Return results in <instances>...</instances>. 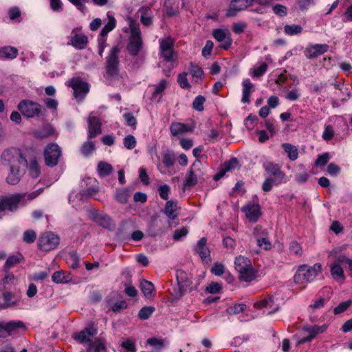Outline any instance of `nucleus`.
Wrapping results in <instances>:
<instances>
[{
  "mask_svg": "<svg viewBox=\"0 0 352 352\" xmlns=\"http://www.w3.org/2000/svg\"><path fill=\"white\" fill-rule=\"evenodd\" d=\"M129 28L131 36L126 45V50L131 56H137L143 49L141 31L139 25L132 19H130Z\"/></svg>",
  "mask_w": 352,
  "mask_h": 352,
  "instance_id": "nucleus-1",
  "label": "nucleus"
},
{
  "mask_svg": "<svg viewBox=\"0 0 352 352\" xmlns=\"http://www.w3.org/2000/svg\"><path fill=\"white\" fill-rule=\"evenodd\" d=\"M322 265L320 263H316L313 266L307 265H300L294 276V282L297 284L312 282L321 273Z\"/></svg>",
  "mask_w": 352,
  "mask_h": 352,
  "instance_id": "nucleus-2",
  "label": "nucleus"
},
{
  "mask_svg": "<svg viewBox=\"0 0 352 352\" xmlns=\"http://www.w3.org/2000/svg\"><path fill=\"white\" fill-rule=\"evenodd\" d=\"M3 166L7 167H17L21 164L28 165L27 160L20 149L8 148L3 152L1 156Z\"/></svg>",
  "mask_w": 352,
  "mask_h": 352,
  "instance_id": "nucleus-3",
  "label": "nucleus"
},
{
  "mask_svg": "<svg viewBox=\"0 0 352 352\" xmlns=\"http://www.w3.org/2000/svg\"><path fill=\"white\" fill-rule=\"evenodd\" d=\"M120 52V47L115 45L111 47L106 58V71L107 74L111 77L118 75L120 63L118 55Z\"/></svg>",
  "mask_w": 352,
  "mask_h": 352,
  "instance_id": "nucleus-4",
  "label": "nucleus"
},
{
  "mask_svg": "<svg viewBox=\"0 0 352 352\" xmlns=\"http://www.w3.org/2000/svg\"><path fill=\"white\" fill-rule=\"evenodd\" d=\"M18 110L28 118L38 117L43 109L38 103L30 100H23L17 105Z\"/></svg>",
  "mask_w": 352,
  "mask_h": 352,
  "instance_id": "nucleus-5",
  "label": "nucleus"
},
{
  "mask_svg": "<svg viewBox=\"0 0 352 352\" xmlns=\"http://www.w3.org/2000/svg\"><path fill=\"white\" fill-rule=\"evenodd\" d=\"M60 238L52 232H45L39 236L38 245L43 251H50L57 248Z\"/></svg>",
  "mask_w": 352,
  "mask_h": 352,
  "instance_id": "nucleus-6",
  "label": "nucleus"
},
{
  "mask_svg": "<svg viewBox=\"0 0 352 352\" xmlns=\"http://www.w3.org/2000/svg\"><path fill=\"white\" fill-rule=\"evenodd\" d=\"M61 148L56 143H50L47 145L44 151L45 164L50 167L56 166L61 157Z\"/></svg>",
  "mask_w": 352,
  "mask_h": 352,
  "instance_id": "nucleus-7",
  "label": "nucleus"
},
{
  "mask_svg": "<svg viewBox=\"0 0 352 352\" xmlns=\"http://www.w3.org/2000/svg\"><path fill=\"white\" fill-rule=\"evenodd\" d=\"M175 41L171 37L160 40V54L167 62L173 61L177 56L173 50Z\"/></svg>",
  "mask_w": 352,
  "mask_h": 352,
  "instance_id": "nucleus-8",
  "label": "nucleus"
},
{
  "mask_svg": "<svg viewBox=\"0 0 352 352\" xmlns=\"http://www.w3.org/2000/svg\"><path fill=\"white\" fill-rule=\"evenodd\" d=\"M25 197V194H13L0 198V212L16 210L19 204L22 199Z\"/></svg>",
  "mask_w": 352,
  "mask_h": 352,
  "instance_id": "nucleus-9",
  "label": "nucleus"
},
{
  "mask_svg": "<svg viewBox=\"0 0 352 352\" xmlns=\"http://www.w3.org/2000/svg\"><path fill=\"white\" fill-rule=\"evenodd\" d=\"M327 329V324H322L321 326L318 325H314V326H309L306 325L304 326L302 329V333H307V336H303L302 338H300L298 341V344H303L306 342H311L312 340H314L317 335L320 333H324Z\"/></svg>",
  "mask_w": 352,
  "mask_h": 352,
  "instance_id": "nucleus-10",
  "label": "nucleus"
},
{
  "mask_svg": "<svg viewBox=\"0 0 352 352\" xmlns=\"http://www.w3.org/2000/svg\"><path fill=\"white\" fill-rule=\"evenodd\" d=\"M199 161L194 162L191 168L188 171L184 185L185 187H192L195 186L199 179H202V173L199 168H197V166L200 165Z\"/></svg>",
  "mask_w": 352,
  "mask_h": 352,
  "instance_id": "nucleus-11",
  "label": "nucleus"
},
{
  "mask_svg": "<svg viewBox=\"0 0 352 352\" xmlns=\"http://www.w3.org/2000/svg\"><path fill=\"white\" fill-rule=\"evenodd\" d=\"M68 86L74 89V96L76 99H83L89 91V84L81 80L72 78L68 82Z\"/></svg>",
  "mask_w": 352,
  "mask_h": 352,
  "instance_id": "nucleus-12",
  "label": "nucleus"
},
{
  "mask_svg": "<svg viewBox=\"0 0 352 352\" xmlns=\"http://www.w3.org/2000/svg\"><path fill=\"white\" fill-rule=\"evenodd\" d=\"M254 0H232L226 12V16H235L241 10L250 6Z\"/></svg>",
  "mask_w": 352,
  "mask_h": 352,
  "instance_id": "nucleus-13",
  "label": "nucleus"
},
{
  "mask_svg": "<svg viewBox=\"0 0 352 352\" xmlns=\"http://www.w3.org/2000/svg\"><path fill=\"white\" fill-rule=\"evenodd\" d=\"M97 329L94 327H86L78 333H76L73 338L80 343H87L88 346L94 342V338L97 334Z\"/></svg>",
  "mask_w": 352,
  "mask_h": 352,
  "instance_id": "nucleus-14",
  "label": "nucleus"
},
{
  "mask_svg": "<svg viewBox=\"0 0 352 352\" xmlns=\"http://www.w3.org/2000/svg\"><path fill=\"white\" fill-rule=\"evenodd\" d=\"M329 45L327 44H310L304 50V54L309 59L316 58L327 52Z\"/></svg>",
  "mask_w": 352,
  "mask_h": 352,
  "instance_id": "nucleus-15",
  "label": "nucleus"
},
{
  "mask_svg": "<svg viewBox=\"0 0 352 352\" xmlns=\"http://www.w3.org/2000/svg\"><path fill=\"white\" fill-rule=\"evenodd\" d=\"M213 37L222 44L219 46L221 48L228 50L230 47L232 43V39L230 36V33L226 30L215 29L212 32Z\"/></svg>",
  "mask_w": 352,
  "mask_h": 352,
  "instance_id": "nucleus-16",
  "label": "nucleus"
},
{
  "mask_svg": "<svg viewBox=\"0 0 352 352\" xmlns=\"http://www.w3.org/2000/svg\"><path fill=\"white\" fill-rule=\"evenodd\" d=\"M265 171L273 176L274 178V185H278L283 182L285 174L280 170V167L277 164L268 163L265 166Z\"/></svg>",
  "mask_w": 352,
  "mask_h": 352,
  "instance_id": "nucleus-17",
  "label": "nucleus"
},
{
  "mask_svg": "<svg viewBox=\"0 0 352 352\" xmlns=\"http://www.w3.org/2000/svg\"><path fill=\"white\" fill-rule=\"evenodd\" d=\"M195 250L204 262L209 263L211 261L210 251L207 246L206 238L203 237L197 241Z\"/></svg>",
  "mask_w": 352,
  "mask_h": 352,
  "instance_id": "nucleus-18",
  "label": "nucleus"
},
{
  "mask_svg": "<svg viewBox=\"0 0 352 352\" xmlns=\"http://www.w3.org/2000/svg\"><path fill=\"white\" fill-rule=\"evenodd\" d=\"M241 210L245 212L246 217L252 222L257 221L261 215L260 206L253 203H248L242 208Z\"/></svg>",
  "mask_w": 352,
  "mask_h": 352,
  "instance_id": "nucleus-19",
  "label": "nucleus"
},
{
  "mask_svg": "<svg viewBox=\"0 0 352 352\" xmlns=\"http://www.w3.org/2000/svg\"><path fill=\"white\" fill-rule=\"evenodd\" d=\"M88 124V138H94L102 133L101 122L98 117L90 115Z\"/></svg>",
  "mask_w": 352,
  "mask_h": 352,
  "instance_id": "nucleus-20",
  "label": "nucleus"
},
{
  "mask_svg": "<svg viewBox=\"0 0 352 352\" xmlns=\"http://www.w3.org/2000/svg\"><path fill=\"white\" fill-rule=\"evenodd\" d=\"M92 219L100 226L106 229L111 230L114 226L111 218L105 213H100L98 211H95L93 212Z\"/></svg>",
  "mask_w": 352,
  "mask_h": 352,
  "instance_id": "nucleus-21",
  "label": "nucleus"
},
{
  "mask_svg": "<svg viewBox=\"0 0 352 352\" xmlns=\"http://www.w3.org/2000/svg\"><path fill=\"white\" fill-rule=\"evenodd\" d=\"M1 292V298L3 302L0 303V309H6L17 305L19 300L15 298V295L13 292L8 290Z\"/></svg>",
  "mask_w": 352,
  "mask_h": 352,
  "instance_id": "nucleus-22",
  "label": "nucleus"
},
{
  "mask_svg": "<svg viewBox=\"0 0 352 352\" xmlns=\"http://www.w3.org/2000/svg\"><path fill=\"white\" fill-rule=\"evenodd\" d=\"M170 131L173 136H177L179 135L192 132L193 131V127L181 122H173L170 126Z\"/></svg>",
  "mask_w": 352,
  "mask_h": 352,
  "instance_id": "nucleus-23",
  "label": "nucleus"
},
{
  "mask_svg": "<svg viewBox=\"0 0 352 352\" xmlns=\"http://www.w3.org/2000/svg\"><path fill=\"white\" fill-rule=\"evenodd\" d=\"M69 44L77 50H83L88 44V38L83 34H75L71 36Z\"/></svg>",
  "mask_w": 352,
  "mask_h": 352,
  "instance_id": "nucleus-24",
  "label": "nucleus"
},
{
  "mask_svg": "<svg viewBox=\"0 0 352 352\" xmlns=\"http://www.w3.org/2000/svg\"><path fill=\"white\" fill-rule=\"evenodd\" d=\"M168 86V81L165 79H162L158 84L154 85V91L151 95V99L160 102L162 98V93Z\"/></svg>",
  "mask_w": 352,
  "mask_h": 352,
  "instance_id": "nucleus-25",
  "label": "nucleus"
},
{
  "mask_svg": "<svg viewBox=\"0 0 352 352\" xmlns=\"http://www.w3.org/2000/svg\"><path fill=\"white\" fill-rule=\"evenodd\" d=\"M243 86V96L241 102L244 104L250 102V94L253 91L254 85L251 82L249 78L244 79L242 82Z\"/></svg>",
  "mask_w": 352,
  "mask_h": 352,
  "instance_id": "nucleus-26",
  "label": "nucleus"
},
{
  "mask_svg": "<svg viewBox=\"0 0 352 352\" xmlns=\"http://www.w3.org/2000/svg\"><path fill=\"white\" fill-rule=\"evenodd\" d=\"M239 166V161L236 158H232L226 162L221 170L214 176L215 179L222 177L227 172L231 171Z\"/></svg>",
  "mask_w": 352,
  "mask_h": 352,
  "instance_id": "nucleus-27",
  "label": "nucleus"
},
{
  "mask_svg": "<svg viewBox=\"0 0 352 352\" xmlns=\"http://www.w3.org/2000/svg\"><path fill=\"white\" fill-rule=\"evenodd\" d=\"M148 345L152 347V351L154 352H160L166 345L168 344V342L166 340L151 338L146 340Z\"/></svg>",
  "mask_w": 352,
  "mask_h": 352,
  "instance_id": "nucleus-28",
  "label": "nucleus"
},
{
  "mask_svg": "<svg viewBox=\"0 0 352 352\" xmlns=\"http://www.w3.org/2000/svg\"><path fill=\"white\" fill-rule=\"evenodd\" d=\"M20 166L8 167L9 173L6 177V182L10 185L17 184L21 179V174L19 170Z\"/></svg>",
  "mask_w": 352,
  "mask_h": 352,
  "instance_id": "nucleus-29",
  "label": "nucleus"
},
{
  "mask_svg": "<svg viewBox=\"0 0 352 352\" xmlns=\"http://www.w3.org/2000/svg\"><path fill=\"white\" fill-rule=\"evenodd\" d=\"M177 202L173 200L167 201L164 209V213L170 220H174L177 217Z\"/></svg>",
  "mask_w": 352,
  "mask_h": 352,
  "instance_id": "nucleus-30",
  "label": "nucleus"
},
{
  "mask_svg": "<svg viewBox=\"0 0 352 352\" xmlns=\"http://www.w3.org/2000/svg\"><path fill=\"white\" fill-rule=\"evenodd\" d=\"M239 278L246 282H250L256 277L257 271L255 270L252 265L238 272Z\"/></svg>",
  "mask_w": 352,
  "mask_h": 352,
  "instance_id": "nucleus-31",
  "label": "nucleus"
},
{
  "mask_svg": "<svg viewBox=\"0 0 352 352\" xmlns=\"http://www.w3.org/2000/svg\"><path fill=\"white\" fill-rule=\"evenodd\" d=\"M108 21L100 31V35L107 36L109 32L112 31L116 26V20L110 12L107 14Z\"/></svg>",
  "mask_w": 352,
  "mask_h": 352,
  "instance_id": "nucleus-32",
  "label": "nucleus"
},
{
  "mask_svg": "<svg viewBox=\"0 0 352 352\" xmlns=\"http://www.w3.org/2000/svg\"><path fill=\"white\" fill-rule=\"evenodd\" d=\"M21 327H23V323L21 321H10L5 325H1V333L4 335L3 337H6L7 335H10L11 331Z\"/></svg>",
  "mask_w": 352,
  "mask_h": 352,
  "instance_id": "nucleus-33",
  "label": "nucleus"
},
{
  "mask_svg": "<svg viewBox=\"0 0 352 352\" xmlns=\"http://www.w3.org/2000/svg\"><path fill=\"white\" fill-rule=\"evenodd\" d=\"M138 12L141 14L140 21L142 25L149 26L153 23L151 10L149 8L142 7L138 10Z\"/></svg>",
  "mask_w": 352,
  "mask_h": 352,
  "instance_id": "nucleus-34",
  "label": "nucleus"
},
{
  "mask_svg": "<svg viewBox=\"0 0 352 352\" xmlns=\"http://www.w3.org/2000/svg\"><path fill=\"white\" fill-rule=\"evenodd\" d=\"M15 276L12 273H8L2 280H0V292H4L10 289L14 285Z\"/></svg>",
  "mask_w": 352,
  "mask_h": 352,
  "instance_id": "nucleus-35",
  "label": "nucleus"
},
{
  "mask_svg": "<svg viewBox=\"0 0 352 352\" xmlns=\"http://www.w3.org/2000/svg\"><path fill=\"white\" fill-rule=\"evenodd\" d=\"M86 352H107L105 344L99 338H95L86 349Z\"/></svg>",
  "mask_w": 352,
  "mask_h": 352,
  "instance_id": "nucleus-36",
  "label": "nucleus"
},
{
  "mask_svg": "<svg viewBox=\"0 0 352 352\" xmlns=\"http://www.w3.org/2000/svg\"><path fill=\"white\" fill-rule=\"evenodd\" d=\"M18 55V50L14 47L5 46L0 47V58L13 59Z\"/></svg>",
  "mask_w": 352,
  "mask_h": 352,
  "instance_id": "nucleus-37",
  "label": "nucleus"
},
{
  "mask_svg": "<svg viewBox=\"0 0 352 352\" xmlns=\"http://www.w3.org/2000/svg\"><path fill=\"white\" fill-rule=\"evenodd\" d=\"M281 146L290 160L294 161L298 158V152L296 146L289 143H283Z\"/></svg>",
  "mask_w": 352,
  "mask_h": 352,
  "instance_id": "nucleus-38",
  "label": "nucleus"
},
{
  "mask_svg": "<svg viewBox=\"0 0 352 352\" xmlns=\"http://www.w3.org/2000/svg\"><path fill=\"white\" fill-rule=\"evenodd\" d=\"M54 132V130L50 125H46L41 129L34 131L33 135L36 138L44 139L51 136Z\"/></svg>",
  "mask_w": 352,
  "mask_h": 352,
  "instance_id": "nucleus-39",
  "label": "nucleus"
},
{
  "mask_svg": "<svg viewBox=\"0 0 352 352\" xmlns=\"http://www.w3.org/2000/svg\"><path fill=\"white\" fill-rule=\"evenodd\" d=\"M186 278V274L184 271L179 270L177 272V279L179 290L178 294H176L177 296H182L186 290V287L188 286L187 283L184 281V278Z\"/></svg>",
  "mask_w": 352,
  "mask_h": 352,
  "instance_id": "nucleus-40",
  "label": "nucleus"
},
{
  "mask_svg": "<svg viewBox=\"0 0 352 352\" xmlns=\"http://www.w3.org/2000/svg\"><path fill=\"white\" fill-rule=\"evenodd\" d=\"M98 175L101 177H104L110 175L113 171L112 166L105 162H99L97 166Z\"/></svg>",
  "mask_w": 352,
  "mask_h": 352,
  "instance_id": "nucleus-41",
  "label": "nucleus"
},
{
  "mask_svg": "<svg viewBox=\"0 0 352 352\" xmlns=\"http://www.w3.org/2000/svg\"><path fill=\"white\" fill-rule=\"evenodd\" d=\"M252 265L251 261L245 256H239L235 258L234 266L237 272L243 270Z\"/></svg>",
  "mask_w": 352,
  "mask_h": 352,
  "instance_id": "nucleus-42",
  "label": "nucleus"
},
{
  "mask_svg": "<svg viewBox=\"0 0 352 352\" xmlns=\"http://www.w3.org/2000/svg\"><path fill=\"white\" fill-rule=\"evenodd\" d=\"M189 72L191 76L197 79V82L199 80L201 81L202 80L204 76V73L203 69L198 65L191 62L190 63Z\"/></svg>",
  "mask_w": 352,
  "mask_h": 352,
  "instance_id": "nucleus-43",
  "label": "nucleus"
},
{
  "mask_svg": "<svg viewBox=\"0 0 352 352\" xmlns=\"http://www.w3.org/2000/svg\"><path fill=\"white\" fill-rule=\"evenodd\" d=\"M121 352H136L137 349L135 341L131 339H126L120 344Z\"/></svg>",
  "mask_w": 352,
  "mask_h": 352,
  "instance_id": "nucleus-44",
  "label": "nucleus"
},
{
  "mask_svg": "<svg viewBox=\"0 0 352 352\" xmlns=\"http://www.w3.org/2000/svg\"><path fill=\"white\" fill-rule=\"evenodd\" d=\"M331 274L336 280L340 279L344 280L345 278L343 269L338 263H333L331 266Z\"/></svg>",
  "mask_w": 352,
  "mask_h": 352,
  "instance_id": "nucleus-45",
  "label": "nucleus"
},
{
  "mask_svg": "<svg viewBox=\"0 0 352 352\" xmlns=\"http://www.w3.org/2000/svg\"><path fill=\"white\" fill-rule=\"evenodd\" d=\"M162 162L165 167L170 168L173 166L175 162V157L172 151H166L162 153Z\"/></svg>",
  "mask_w": 352,
  "mask_h": 352,
  "instance_id": "nucleus-46",
  "label": "nucleus"
},
{
  "mask_svg": "<svg viewBox=\"0 0 352 352\" xmlns=\"http://www.w3.org/2000/svg\"><path fill=\"white\" fill-rule=\"evenodd\" d=\"M67 264L70 268L74 270L80 267V256L76 252H72L69 254Z\"/></svg>",
  "mask_w": 352,
  "mask_h": 352,
  "instance_id": "nucleus-47",
  "label": "nucleus"
},
{
  "mask_svg": "<svg viewBox=\"0 0 352 352\" xmlns=\"http://www.w3.org/2000/svg\"><path fill=\"white\" fill-rule=\"evenodd\" d=\"M302 31V28L300 25L292 24L285 25L284 26V32L288 36H294L300 34Z\"/></svg>",
  "mask_w": 352,
  "mask_h": 352,
  "instance_id": "nucleus-48",
  "label": "nucleus"
},
{
  "mask_svg": "<svg viewBox=\"0 0 352 352\" xmlns=\"http://www.w3.org/2000/svg\"><path fill=\"white\" fill-rule=\"evenodd\" d=\"M140 287L144 295L148 298L152 296V292L154 290L153 284L146 280H142L140 282Z\"/></svg>",
  "mask_w": 352,
  "mask_h": 352,
  "instance_id": "nucleus-49",
  "label": "nucleus"
},
{
  "mask_svg": "<svg viewBox=\"0 0 352 352\" xmlns=\"http://www.w3.org/2000/svg\"><path fill=\"white\" fill-rule=\"evenodd\" d=\"M21 258L22 256L21 254L10 256L7 258L3 266L4 270H6L12 267L15 266L16 264L20 263Z\"/></svg>",
  "mask_w": 352,
  "mask_h": 352,
  "instance_id": "nucleus-50",
  "label": "nucleus"
},
{
  "mask_svg": "<svg viewBox=\"0 0 352 352\" xmlns=\"http://www.w3.org/2000/svg\"><path fill=\"white\" fill-rule=\"evenodd\" d=\"M30 175L32 178H37L40 174V168L36 160H34L28 164Z\"/></svg>",
  "mask_w": 352,
  "mask_h": 352,
  "instance_id": "nucleus-51",
  "label": "nucleus"
},
{
  "mask_svg": "<svg viewBox=\"0 0 352 352\" xmlns=\"http://www.w3.org/2000/svg\"><path fill=\"white\" fill-rule=\"evenodd\" d=\"M155 310V307L152 306L144 307L139 311L138 317L141 320H146L153 314Z\"/></svg>",
  "mask_w": 352,
  "mask_h": 352,
  "instance_id": "nucleus-52",
  "label": "nucleus"
},
{
  "mask_svg": "<svg viewBox=\"0 0 352 352\" xmlns=\"http://www.w3.org/2000/svg\"><path fill=\"white\" fill-rule=\"evenodd\" d=\"M129 197V191L126 189H120L117 190L115 199L120 204H126Z\"/></svg>",
  "mask_w": 352,
  "mask_h": 352,
  "instance_id": "nucleus-53",
  "label": "nucleus"
},
{
  "mask_svg": "<svg viewBox=\"0 0 352 352\" xmlns=\"http://www.w3.org/2000/svg\"><path fill=\"white\" fill-rule=\"evenodd\" d=\"M267 67V64L266 63H263L260 66L252 69L250 70V74L252 77H260L266 72Z\"/></svg>",
  "mask_w": 352,
  "mask_h": 352,
  "instance_id": "nucleus-54",
  "label": "nucleus"
},
{
  "mask_svg": "<svg viewBox=\"0 0 352 352\" xmlns=\"http://www.w3.org/2000/svg\"><path fill=\"white\" fill-rule=\"evenodd\" d=\"M52 280L55 283H65L69 281L67 278L65 276V272L63 271H56L55 272L52 276Z\"/></svg>",
  "mask_w": 352,
  "mask_h": 352,
  "instance_id": "nucleus-55",
  "label": "nucleus"
},
{
  "mask_svg": "<svg viewBox=\"0 0 352 352\" xmlns=\"http://www.w3.org/2000/svg\"><path fill=\"white\" fill-rule=\"evenodd\" d=\"M257 245L265 250H270L272 248V244L269 239L265 236H261L256 239Z\"/></svg>",
  "mask_w": 352,
  "mask_h": 352,
  "instance_id": "nucleus-56",
  "label": "nucleus"
},
{
  "mask_svg": "<svg viewBox=\"0 0 352 352\" xmlns=\"http://www.w3.org/2000/svg\"><path fill=\"white\" fill-rule=\"evenodd\" d=\"M289 251L291 254L295 256H301L302 254L300 245L296 241H293L289 243Z\"/></svg>",
  "mask_w": 352,
  "mask_h": 352,
  "instance_id": "nucleus-57",
  "label": "nucleus"
},
{
  "mask_svg": "<svg viewBox=\"0 0 352 352\" xmlns=\"http://www.w3.org/2000/svg\"><path fill=\"white\" fill-rule=\"evenodd\" d=\"M206 101L204 96L199 95L195 97L192 102V108L197 111H202L204 110V104Z\"/></svg>",
  "mask_w": 352,
  "mask_h": 352,
  "instance_id": "nucleus-58",
  "label": "nucleus"
},
{
  "mask_svg": "<svg viewBox=\"0 0 352 352\" xmlns=\"http://www.w3.org/2000/svg\"><path fill=\"white\" fill-rule=\"evenodd\" d=\"M352 305V300H348L344 302H340L333 309V313L336 315L340 314L345 311Z\"/></svg>",
  "mask_w": 352,
  "mask_h": 352,
  "instance_id": "nucleus-59",
  "label": "nucleus"
},
{
  "mask_svg": "<svg viewBox=\"0 0 352 352\" xmlns=\"http://www.w3.org/2000/svg\"><path fill=\"white\" fill-rule=\"evenodd\" d=\"M274 303V298L272 296H268L263 300L257 302L254 304V307L257 309H261L263 307H272Z\"/></svg>",
  "mask_w": 352,
  "mask_h": 352,
  "instance_id": "nucleus-60",
  "label": "nucleus"
},
{
  "mask_svg": "<svg viewBox=\"0 0 352 352\" xmlns=\"http://www.w3.org/2000/svg\"><path fill=\"white\" fill-rule=\"evenodd\" d=\"M187 73L179 74L177 77V82L182 89H190L191 87L187 78Z\"/></svg>",
  "mask_w": 352,
  "mask_h": 352,
  "instance_id": "nucleus-61",
  "label": "nucleus"
},
{
  "mask_svg": "<svg viewBox=\"0 0 352 352\" xmlns=\"http://www.w3.org/2000/svg\"><path fill=\"white\" fill-rule=\"evenodd\" d=\"M94 149V143L91 141H87L82 144L81 147V152L85 156H87L91 154Z\"/></svg>",
  "mask_w": 352,
  "mask_h": 352,
  "instance_id": "nucleus-62",
  "label": "nucleus"
},
{
  "mask_svg": "<svg viewBox=\"0 0 352 352\" xmlns=\"http://www.w3.org/2000/svg\"><path fill=\"white\" fill-rule=\"evenodd\" d=\"M173 1V0H166L164 2V10L166 14L169 16H175L178 12L177 8L172 7Z\"/></svg>",
  "mask_w": 352,
  "mask_h": 352,
  "instance_id": "nucleus-63",
  "label": "nucleus"
},
{
  "mask_svg": "<svg viewBox=\"0 0 352 352\" xmlns=\"http://www.w3.org/2000/svg\"><path fill=\"white\" fill-rule=\"evenodd\" d=\"M136 140L132 135H126L124 139V145L127 149H133L136 146Z\"/></svg>",
  "mask_w": 352,
  "mask_h": 352,
  "instance_id": "nucleus-64",
  "label": "nucleus"
}]
</instances>
